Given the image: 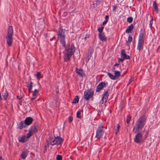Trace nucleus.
Segmentation results:
<instances>
[{"label":"nucleus","mask_w":160,"mask_h":160,"mask_svg":"<svg viewBox=\"0 0 160 160\" xmlns=\"http://www.w3.org/2000/svg\"><path fill=\"white\" fill-rule=\"evenodd\" d=\"M147 138V136H146V137H145V138Z\"/></svg>","instance_id":"nucleus-64"},{"label":"nucleus","mask_w":160,"mask_h":160,"mask_svg":"<svg viewBox=\"0 0 160 160\" xmlns=\"http://www.w3.org/2000/svg\"><path fill=\"white\" fill-rule=\"evenodd\" d=\"M75 72L79 76L82 78H83L85 76V74L84 73L83 70L82 69H78L76 68Z\"/></svg>","instance_id":"nucleus-15"},{"label":"nucleus","mask_w":160,"mask_h":160,"mask_svg":"<svg viewBox=\"0 0 160 160\" xmlns=\"http://www.w3.org/2000/svg\"><path fill=\"white\" fill-rule=\"evenodd\" d=\"M68 121L69 123H71L72 122L73 120V117L72 116H69L68 117Z\"/></svg>","instance_id":"nucleus-41"},{"label":"nucleus","mask_w":160,"mask_h":160,"mask_svg":"<svg viewBox=\"0 0 160 160\" xmlns=\"http://www.w3.org/2000/svg\"><path fill=\"white\" fill-rule=\"evenodd\" d=\"M38 124L37 123H35L31 127L29 130L33 134H35L38 132Z\"/></svg>","instance_id":"nucleus-11"},{"label":"nucleus","mask_w":160,"mask_h":160,"mask_svg":"<svg viewBox=\"0 0 160 160\" xmlns=\"http://www.w3.org/2000/svg\"><path fill=\"white\" fill-rule=\"evenodd\" d=\"M54 138L53 139V138H52V139L51 141L50 144L52 146H53L55 145H61L63 141V139L60 136H57L55 137L54 136Z\"/></svg>","instance_id":"nucleus-7"},{"label":"nucleus","mask_w":160,"mask_h":160,"mask_svg":"<svg viewBox=\"0 0 160 160\" xmlns=\"http://www.w3.org/2000/svg\"><path fill=\"white\" fill-rule=\"evenodd\" d=\"M64 48H65L63 52L64 54V61L65 62H68L70 60L71 57L75 52V47L74 44L72 43L70 48L68 47L66 45Z\"/></svg>","instance_id":"nucleus-1"},{"label":"nucleus","mask_w":160,"mask_h":160,"mask_svg":"<svg viewBox=\"0 0 160 160\" xmlns=\"http://www.w3.org/2000/svg\"><path fill=\"white\" fill-rule=\"evenodd\" d=\"M27 151V150H26L25 151L22 152L21 154V158H22V159H24L26 158L27 156V155H26V152Z\"/></svg>","instance_id":"nucleus-27"},{"label":"nucleus","mask_w":160,"mask_h":160,"mask_svg":"<svg viewBox=\"0 0 160 160\" xmlns=\"http://www.w3.org/2000/svg\"><path fill=\"white\" fill-rule=\"evenodd\" d=\"M90 34H87L86 35L85 37L84 38V40L85 41H86V39H87V38H89L90 37Z\"/></svg>","instance_id":"nucleus-44"},{"label":"nucleus","mask_w":160,"mask_h":160,"mask_svg":"<svg viewBox=\"0 0 160 160\" xmlns=\"http://www.w3.org/2000/svg\"><path fill=\"white\" fill-rule=\"evenodd\" d=\"M48 135L49 136L48 137V138H47V140L46 141L47 145H46L44 146V148L43 151V152L44 153L46 152L47 149L49 148V144H50L51 141V140H52V136L50 134H48Z\"/></svg>","instance_id":"nucleus-9"},{"label":"nucleus","mask_w":160,"mask_h":160,"mask_svg":"<svg viewBox=\"0 0 160 160\" xmlns=\"http://www.w3.org/2000/svg\"><path fill=\"white\" fill-rule=\"evenodd\" d=\"M145 32V29H142L140 30L138 37V42H144V33Z\"/></svg>","instance_id":"nucleus-10"},{"label":"nucleus","mask_w":160,"mask_h":160,"mask_svg":"<svg viewBox=\"0 0 160 160\" xmlns=\"http://www.w3.org/2000/svg\"><path fill=\"white\" fill-rule=\"evenodd\" d=\"M13 35V30L12 27L10 26L8 30V33L6 36L7 43L8 46H11L12 43V36Z\"/></svg>","instance_id":"nucleus-4"},{"label":"nucleus","mask_w":160,"mask_h":160,"mask_svg":"<svg viewBox=\"0 0 160 160\" xmlns=\"http://www.w3.org/2000/svg\"><path fill=\"white\" fill-rule=\"evenodd\" d=\"M109 18V16L108 15H106L105 17V20H107L108 21V19Z\"/></svg>","instance_id":"nucleus-49"},{"label":"nucleus","mask_w":160,"mask_h":160,"mask_svg":"<svg viewBox=\"0 0 160 160\" xmlns=\"http://www.w3.org/2000/svg\"><path fill=\"white\" fill-rule=\"evenodd\" d=\"M98 37L99 39L102 41H107V38L105 36L104 32L102 33H99L98 35Z\"/></svg>","instance_id":"nucleus-17"},{"label":"nucleus","mask_w":160,"mask_h":160,"mask_svg":"<svg viewBox=\"0 0 160 160\" xmlns=\"http://www.w3.org/2000/svg\"><path fill=\"white\" fill-rule=\"evenodd\" d=\"M17 98L19 99V100H21L22 99V97H21V98H20L19 96H17Z\"/></svg>","instance_id":"nucleus-52"},{"label":"nucleus","mask_w":160,"mask_h":160,"mask_svg":"<svg viewBox=\"0 0 160 160\" xmlns=\"http://www.w3.org/2000/svg\"><path fill=\"white\" fill-rule=\"evenodd\" d=\"M0 160H4V159L2 158V157L0 156Z\"/></svg>","instance_id":"nucleus-55"},{"label":"nucleus","mask_w":160,"mask_h":160,"mask_svg":"<svg viewBox=\"0 0 160 160\" xmlns=\"http://www.w3.org/2000/svg\"><path fill=\"white\" fill-rule=\"evenodd\" d=\"M33 84V83L31 81L29 83H28V92H29V94L31 92L32 89V85Z\"/></svg>","instance_id":"nucleus-23"},{"label":"nucleus","mask_w":160,"mask_h":160,"mask_svg":"<svg viewBox=\"0 0 160 160\" xmlns=\"http://www.w3.org/2000/svg\"><path fill=\"white\" fill-rule=\"evenodd\" d=\"M104 127L102 124H101L98 127L96 130V137L98 139L100 140L102 138V135L104 132L103 130Z\"/></svg>","instance_id":"nucleus-6"},{"label":"nucleus","mask_w":160,"mask_h":160,"mask_svg":"<svg viewBox=\"0 0 160 160\" xmlns=\"http://www.w3.org/2000/svg\"><path fill=\"white\" fill-rule=\"evenodd\" d=\"M153 7L154 8L155 11L156 12V13H158V4L156 1H154L153 2Z\"/></svg>","instance_id":"nucleus-22"},{"label":"nucleus","mask_w":160,"mask_h":160,"mask_svg":"<svg viewBox=\"0 0 160 160\" xmlns=\"http://www.w3.org/2000/svg\"><path fill=\"white\" fill-rule=\"evenodd\" d=\"M132 40V37L131 36L129 35L128 38V40L127 41V43L130 44Z\"/></svg>","instance_id":"nucleus-33"},{"label":"nucleus","mask_w":160,"mask_h":160,"mask_svg":"<svg viewBox=\"0 0 160 160\" xmlns=\"http://www.w3.org/2000/svg\"><path fill=\"white\" fill-rule=\"evenodd\" d=\"M56 160H62V157L61 155H58L57 156Z\"/></svg>","instance_id":"nucleus-37"},{"label":"nucleus","mask_w":160,"mask_h":160,"mask_svg":"<svg viewBox=\"0 0 160 160\" xmlns=\"http://www.w3.org/2000/svg\"><path fill=\"white\" fill-rule=\"evenodd\" d=\"M22 100H21V99L19 101V104L20 105H22Z\"/></svg>","instance_id":"nucleus-53"},{"label":"nucleus","mask_w":160,"mask_h":160,"mask_svg":"<svg viewBox=\"0 0 160 160\" xmlns=\"http://www.w3.org/2000/svg\"><path fill=\"white\" fill-rule=\"evenodd\" d=\"M39 92L38 90L35 89L34 90V91L33 92L32 95L33 97H37V94Z\"/></svg>","instance_id":"nucleus-31"},{"label":"nucleus","mask_w":160,"mask_h":160,"mask_svg":"<svg viewBox=\"0 0 160 160\" xmlns=\"http://www.w3.org/2000/svg\"><path fill=\"white\" fill-rule=\"evenodd\" d=\"M153 23V18L152 17V19L150 21L149 26L151 28H152V25Z\"/></svg>","instance_id":"nucleus-42"},{"label":"nucleus","mask_w":160,"mask_h":160,"mask_svg":"<svg viewBox=\"0 0 160 160\" xmlns=\"http://www.w3.org/2000/svg\"><path fill=\"white\" fill-rule=\"evenodd\" d=\"M103 28L104 27L103 26H102L100 27H99L98 28V31L99 32V33H103L102 31Z\"/></svg>","instance_id":"nucleus-35"},{"label":"nucleus","mask_w":160,"mask_h":160,"mask_svg":"<svg viewBox=\"0 0 160 160\" xmlns=\"http://www.w3.org/2000/svg\"><path fill=\"white\" fill-rule=\"evenodd\" d=\"M18 140L19 142L23 143L26 142L27 141L26 136L25 135L22 136V137H19Z\"/></svg>","instance_id":"nucleus-20"},{"label":"nucleus","mask_w":160,"mask_h":160,"mask_svg":"<svg viewBox=\"0 0 160 160\" xmlns=\"http://www.w3.org/2000/svg\"><path fill=\"white\" fill-rule=\"evenodd\" d=\"M80 111V112H83V109H82V110H81V111Z\"/></svg>","instance_id":"nucleus-59"},{"label":"nucleus","mask_w":160,"mask_h":160,"mask_svg":"<svg viewBox=\"0 0 160 160\" xmlns=\"http://www.w3.org/2000/svg\"><path fill=\"white\" fill-rule=\"evenodd\" d=\"M117 8V7L116 5H114L113 6V11H115Z\"/></svg>","instance_id":"nucleus-45"},{"label":"nucleus","mask_w":160,"mask_h":160,"mask_svg":"<svg viewBox=\"0 0 160 160\" xmlns=\"http://www.w3.org/2000/svg\"><path fill=\"white\" fill-rule=\"evenodd\" d=\"M131 118L132 116L131 115L128 114L127 115L126 122L128 124H129V123Z\"/></svg>","instance_id":"nucleus-29"},{"label":"nucleus","mask_w":160,"mask_h":160,"mask_svg":"<svg viewBox=\"0 0 160 160\" xmlns=\"http://www.w3.org/2000/svg\"><path fill=\"white\" fill-rule=\"evenodd\" d=\"M108 22V21H107V20H105L102 23V25L103 26H104V25H105L106 24V23H107V22Z\"/></svg>","instance_id":"nucleus-46"},{"label":"nucleus","mask_w":160,"mask_h":160,"mask_svg":"<svg viewBox=\"0 0 160 160\" xmlns=\"http://www.w3.org/2000/svg\"><path fill=\"white\" fill-rule=\"evenodd\" d=\"M8 92L7 91H6L4 93V94L3 95V98L4 100L7 99L8 97Z\"/></svg>","instance_id":"nucleus-32"},{"label":"nucleus","mask_w":160,"mask_h":160,"mask_svg":"<svg viewBox=\"0 0 160 160\" xmlns=\"http://www.w3.org/2000/svg\"><path fill=\"white\" fill-rule=\"evenodd\" d=\"M18 126L17 127V128L19 129H21L23 128H26V127L25 124H24V122L23 121L19 122V123L18 124Z\"/></svg>","instance_id":"nucleus-19"},{"label":"nucleus","mask_w":160,"mask_h":160,"mask_svg":"<svg viewBox=\"0 0 160 160\" xmlns=\"http://www.w3.org/2000/svg\"><path fill=\"white\" fill-rule=\"evenodd\" d=\"M109 96L108 92V90L104 92L102 95V103L104 104L106 102L107 100L108 99Z\"/></svg>","instance_id":"nucleus-12"},{"label":"nucleus","mask_w":160,"mask_h":160,"mask_svg":"<svg viewBox=\"0 0 160 160\" xmlns=\"http://www.w3.org/2000/svg\"><path fill=\"white\" fill-rule=\"evenodd\" d=\"M121 56L122 57L125 59H130V57L126 54L125 51L124 49H122L121 51Z\"/></svg>","instance_id":"nucleus-16"},{"label":"nucleus","mask_w":160,"mask_h":160,"mask_svg":"<svg viewBox=\"0 0 160 160\" xmlns=\"http://www.w3.org/2000/svg\"><path fill=\"white\" fill-rule=\"evenodd\" d=\"M144 43V42H138L137 49L139 51L143 49Z\"/></svg>","instance_id":"nucleus-21"},{"label":"nucleus","mask_w":160,"mask_h":160,"mask_svg":"<svg viewBox=\"0 0 160 160\" xmlns=\"http://www.w3.org/2000/svg\"><path fill=\"white\" fill-rule=\"evenodd\" d=\"M35 76H36L38 80H39L41 78H42L43 77L42 75H41V73L40 72H38Z\"/></svg>","instance_id":"nucleus-28"},{"label":"nucleus","mask_w":160,"mask_h":160,"mask_svg":"<svg viewBox=\"0 0 160 160\" xmlns=\"http://www.w3.org/2000/svg\"><path fill=\"white\" fill-rule=\"evenodd\" d=\"M2 98L1 97V94L0 93V100H2Z\"/></svg>","instance_id":"nucleus-56"},{"label":"nucleus","mask_w":160,"mask_h":160,"mask_svg":"<svg viewBox=\"0 0 160 160\" xmlns=\"http://www.w3.org/2000/svg\"><path fill=\"white\" fill-rule=\"evenodd\" d=\"M106 85V83L104 82H100L97 86L96 89L97 92H99L102 90Z\"/></svg>","instance_id":"nucleus-13"},{"label":"nucleus","mask_w":160,"mask_h":160,"mask_svg":"<svg viewBox=\"0 0 160 160\" xmlns=\"http://www.w3.org/2000/svg\"><path fill=\"white\" fill-rule=\"evenodd\" d=\"M125 59H124L123 58H118V62L119 63H119H120V62H123L124 60Z\"/></svg>","instance_id":"nucleus-43"},{"label":"nucleus","mask_w":160,"mask_h":160,"mask_svg":"<svg viewBox=\"0 0 160 160\" xmlns=\"http://www.w3.org/2000/svg\"><path fill=\"white\" fill-rule=\"evenodd\" d=\"M101 2V0H96L95 1V4L96 5V6L99 5L100 3Z\"/></svg>","instance_id":"nucleus-40"},{"label":"nucleus","mask_w":160,"mask_h":160,"mask_svg":"<svg viewBox=\"0 0 160 160\" xmlns=\"http://www.w3.org/2000/svg\"><path fill=\"white\" fill-rule=\"evenodd\" d=\"M33 121V118L31 117H27L24 121V123L26 126H28L31 124Z\"/></svg>","instance_id":"nucleus-14"},{"label":"nucleus","mask_w":160,"mask_h":160,"mask_svg":"<svg viewBox=\"0 0 160 160\" xmlns=\"http://www.w3.org/2000/svg\"><path fill=\"white\" fill-rule=\"evenodd\" d=\"M114 72V76L115 77L116 79H118L120 76V72L118 71L115 70Z\"/></svg>","instance_id":"nucleus-24"},{"label":"nucleus","mask_w":160,"mask_h":160,"mask_svg":"<svg viewBox=\"0 0 160 160\" xmlns=\"http://www.w3.org/2000/svg\"><path fill=\"white\" fill-rule=\"evenodd\" d=\"M63 15L64 16H67V12H64V13H63Z\"/></svg>","instance_id":"nucleus-54"},{"label":"nucleus","mask_w":160,"mask_h":160,"mask_svg":"<svg viewBox=\"0 0 160 160\" xmlns=\"http://www.w3.org/2000/svg\"><path fill=\"white\" fill-rule=\"evenodd\" d=\"M132 81V80H131V79H130L129 80L128 83L127 84V86H128L130 83H131Z\"/></svg>","instance_id":"nucleus-50"},{"label":"nucleus","mask_w":160,"mask_h":160,"mask_svg":"<svg viewBox=\"0 0 160 160\" xmlns=\"http://www.w3.org/2000/svg\"><path fill=\"white\" fill-rule=\"evenodd\" d=\"M94 91L92 88L86 90L84 92L83 98L87 101L92 98L94 95Z\"/></svg>","instance_id":"nucleus-5"},{"label":"nucleus","mask_w":160,"mask_h":160,"mask_svg":"<svg viewBox=\"0 0 160 160\" xmlns=\"http://www.w3.org/2000/svg\"><path fill=\"white\" fill-rule=\"evenodd\" d=\"M146 117L143 114L140 117L137 121L135 126L133 127V131L134 133H136L138 130H141L145 124Z\"/></svg>","instance_id":"nucleus-2"},{"label":"nucleus","mask_w":160,"mask_h":160,"mask_svg":"<svg viewBox=\"0 0 160 160\" xmlns=\"http://www.w3.org/2000/svg\"><path fill=\"white\" fill-rule=\"evenodd\" d=\"M126 72H127V71H126V72L124 74H125V73H126Z\"/></svg>","instance_id":"nucleus-63"},{"label":"nucleus","mask_w":160,"mask_h":160,"mask_svg":"<svg viewBox=\"0 0 160 160\" xmlns=\"http://www.w3.org/2000/svg\"><path fill=\"white\" fill-rule=\"evenodd\" d=\"M113 69H114V70H115V67H114L113 68Z\"/></svg>","instance_id":"nucleus-60"},{"label":"nucleus","mask_w":160,"mask_h":160,"mask_svg":"<svg viewBox=\"0 0 160 160\" xmlns=\"http://www.w3.org/2000/svg\"><path fill=\"white\" fill-rule=\"evenodd\" d=\"M108 76L111 79L114 80L116 79L114 75H113L112 73L110 72H108Z\"/></svg>","instance_id":"nucleus-30"},{"label":"nucleus","mask_w":160,"mask_h":160,"mask_svg":"<svg viewBox=\"0 0 160 160\" xmlns=\"http://www.w3.org/2000/svg\"><path fill=\"white\" fill-rule=\"evenodd\" d=\"M138 0V1H139V2L142 1V0Z\"/></svg>","instance_id":"nucleus-62"},{"label":"nucleus","mask_w":160,"mask_h":160,"mask_svg":"<svg viewBox=\"0 0 160 160\" xmlns=\"http://www.w3.org/2000/svg\"><path fill=\"white\" fill-rule=\"evenodd\" d=\"M92 138H93V135H92V136L91 137V139H92Z\"/></svg>","instance_id":"nucleus-61"},{"label":"nucleus","mask_w":160,"mask_h":160,"mask_svg":"<svg viewBox=\"0 0 160 160\" xmlns=\"http://www.w3.org/2000/svg\"><path fill=\"white\" fill-rule=\"evenodd\" d=\"M134 28V27L133 24H131L130 26L128 27L127 28L126 30V32L127 33H131Z\"/></svg>","instance_id":"nucleus-18"},{"label":"nucleus","mask_w":160,"mask_h":160,"mask_svg":"<svg viewBox=\"0 0 160 160\" xmlns=\"http://www.w3.org/2000/svg\"><path fill=\"white\" fill-rule=\"evenodd\" d=\"M59 92V90H57H57H56V93H57V94H58V93Z\"/></svg>","instance_id":"nucleus-57"},{"label":"nucleus","mask_w":160,"mask_h":160,"mask_svg":"<svg viewBox=\"0 0 160 160\" xmlns=\"http://www.w3.org/2000/svg\"><path fill=\"white\" fill-rule=\"evenodd\" d=\"M81 112L80 111H78L77 112V117L78 118H80L81 117L80 115Z\"/></svg>","instance_id":"nucleus-39"},{"label":"nucleus","mask_w":160,"mask_h":160,"mask_svg":"<svg viewBox=\"0 0 160 160\" xmlns=\"http://www.w3.org/2000/svg\"><path fill=\"white\" fill-rule=\"evenodd\" d=\"M37 97H34V98H31V100L32 101V102H34V100L35 98H36Z\"/></svg>","instance_id":"nucleus-48"},{"label":"nucleus","mask_w":160,"mask_h":160,"mask_svg":"<svg viewBox=\"0 0 160 160\" xmlns=\"http://www.w3.org/2000/svg\"><path fill=\"white\" fill-rule=\"evenodd\" d=\"M79 100V98L78 96H76L73 99V101L72 103L76 104L78 103Z\"/></svg>","instance_id":"nucleus-26"},{"label":"nucleus","mask_w":160,"mask_h":160,"mask_svg":"<svg viewBox=\"0 0 160 160\" xmlns=\"http://www.w3.org/2000/svg\"><path fill=\"white\" fill-rule=\"evenodd\" d=\"M91 57L92 56L88 55V56L87 57V58L88 59V61L90 59Z\"/></svg>","instance_id":"nucleus-47"},{"label":"nucleus","mask_w":160,"mask_h":160,"mask_svg":"<svg viewBox=\"0 0 160 160\" xmlns=\"http://www.w3.org/2000/svg\"><path fill=\"white\" fill-rule=\"evenodd\" d=\"M133 21V18L131 17H129L127 19V22L129 23H131Z\"/></svg>","instance_id":"nucleus-36"},{"label":"nucleus","mask_w":160,"mask_h":160,"mask_svg":"<svg viewBox=\"0 0 160 160\" xmlns=\"http://www.w3.org/2000/svg\"><path fill=\"white\" fill-rule=\"evenodd\" d=\"M65 30L63 29L62 27L60 25V27L58 29V31L57 33L58 36V38L60 40L61 44L63 47H66V43L65 41L66 35L65 33Z\"/></svg>","instance_id":"nucleus-3"},{"label":"nucleus","mask_w":160,"mask_h":160,"mask_svg":"<svg viewBox=\"0 0 160 160\" xmlns=\"http://www.w3.org/2000/svg\"><path fill=\"white\" fill-rule=\"evenodd\" d=\"M94 49L92 47H90L88 49V55L92 56V54L94 52Z\"/></svg>","instance_id":"nucleus-25"},{"label":"nucleus","mask_w":160,"mask_h":160,"mask_svg":"<svg viewBox=\"0 0 160 160\" xmlns=\"http://www.w3.org/2000/svg\"><path fill=\"white\" fill-rule=\"evenodd\" d=\"M120 128V126L119 125V124H118L117 125V129L115 130V131H116V132H115L116 135L117 134V133H118V131H119V129Z\"/></svg>","instance_id":"nucleus-38"},{"label":"nucleus","mask_w":160,"mask_h":160,"mask_svg":"<svg viewBox=\"0 0 160 160\" xmlns=\"http://www.w3.org/2000/svg\"><path fill=\"white\" fill-rule=\"evenodd\" d=\"M140 130H138L137 132V134L135 136V138L134 139V141L135 142L137 143H140L141 142H143V141L142 140V137L143 134L142 132H140Z\"/></svg>","instance_id":"nucleus-8"},{"label":"nucleus","mask_w":160,"mask_h":160,"mask_svg":"<svg viewBox=\"0 0 160 160\" xmlns=\"http://www.w3.org/2000/svg\"><path fill=\"white\" fill-rule=\"evenodd\" d=\"M29 133L27 134L26 138L28 139L30 138L33 134L30 132L29 130L28 131Z\"/></svg>","instance_id":"nucleus-34"},{"label":"nucleus","mask_w":160,"mask_h":160,"mask_svg":"<svg viewBox=\"0 0 160 160\" xmlns=\"http://www.w3.org/2000/svg\"><path fill=\"white\" fill-rule=\"evenodd\" d=\"M119 64H120L119 62V63L118 62V63H116L114 65V67L117 66L119 65Z\"/></svg>","instance_id":"nucleus-51"},{"label":"nucleus","mask_w":160,"mask_h":160,"mask_svg":"<svg viewBox=\"0 0 160 160\" xmlns=\"http://www.w3.org/2000/svg\"><path fill=\"white\" fill-rule=\"evenodd\" d=\"M44 35H45V36H46H46L47 35V33H45V34H44Z\"/></svg>","instance_id":"nucleus-58"}]
</instances>
